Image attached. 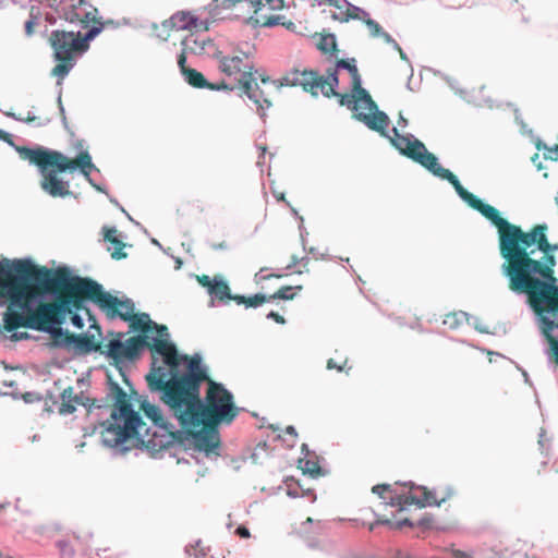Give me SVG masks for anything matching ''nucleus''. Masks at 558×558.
<instances>
[{
	"instance_id": "f257e3e1",
	"label": "nucleus",
	"mask_w": 558,
	"mask_h": 558,
	"mask_svg": "<svg viewBox=\"0 0 558 558\" xmlns=\"http://www.w3.org/2000/svg\"><path fill=\"white\" fill-rule=\"evenodd\" d=\"M547 225H537L525 232L510 223L499 241V252L505 259L501 271L509 281V289L517 295H525L530 307L543 304L550 293H558L555 277L557 264L554 255L534 258L536 248L545 238Z\"/></svg>"
},
{
	"instance_id": "f03ea898",
	"label": "nucleus",
	"mask_w": 558,
	"mask_h": 558,
	"mask_svg": "<svg viewBox=\"0 0 558 558\" xmlns=\"http://www.w3.org/2000/svg\"><path fill=\"white\" fill-rule=\"evenodd\" d=\"M107 395L113 400L114 408L110 418L104 423L102 442L106 447L119 448L128 440L134 439L136 447L156 453L172 445L175 436L183 434L169 423L168 417L157 405L145 398L140 400V410L151 422L148 426L129 402L126 392L117 383L109 381Z\"/></svg>"
},
{
	"instance_id": "7ed1b4c3",
	"label": "nucleus",
	"mask_w": 558,
	"mask_h": 558,
	"mask_svg": "<svg viewBox=\"0 0 558 558\" xmlns=\"http://www.w3.org/2000/svg\"><path fill=\"white\" fill-rule=\"evenodd\" d=\"M153 340L154 351L162 357L163 365H158V360L153 357L151 371L146 376L149 389L162 393L167 410L186 396L196 397L202 383L211 380L207 366L202 364L201 354L195 353L191 359L179 354L170 336Z\"/></svg>"
},
{
	"instance_id": "20e7f679",
	"label": "nucleus",
	"mask_w": 558,
	"mask_h": 558,
	"mask_svg": "<svg viewBox=\"0 0 558 558\" xmlns=\"http://www.w3.org/2000/svg\"><path fill=\"white\" fill-rule=\"evenodd\" d=\"M204 399L199 393L186 396L168 409L169 416L175 418L180 426H208L232 423L239 415L240 408L233 403V395L222 384L209 380Z\"/></svg>"
},
{
	"instance_id": "39448f33",
	"label": "nucleus",
	"mask_w": 558,
	"mask_h": 558,
	"mask_svg": "<svg viewBox=\"0 0 558 558\" xmlns=\"http://www.w3.org/2000/svg\"><path fill=\"white\" fill-rule=\"evenodd\" d=\"M45 267L35 264L29 269V282H27V310L26 328L46 331L50 324H59L57 313L71 312L72 300L63 299L62 294L52 283H44Z\"/></svg>"
},
{
	"instance_id": "423d86ee",
	"label": "nucleus",
	"mask_w": 558,
	"mask_h": 558,
	"mask_svg": "<svg viewBox=\"0 0 558 558\" xmlns=\"http://www.w3.org/2000/svg\"><path fill=\"white\" fill-rule=\"evenodd\" d=\"M29 162L38 166L43 175L41 189L52 197H64L70 194L69 182L58 178V172L75 170L76 163L65 155L46 148L17 149Z\"/></svg>"
},
{
	"instance_id": "0eeeda50",
	"label": "nucleus",
	"mask_w": 558,
	"mask_h": 558,
	"mask_svg": "<svg viewBox=\"0 0 558 558\" xmlns=\"http://www.w3.org/2000/svg\"><path fill=\"white\" fill-rule=\"evenodd\" d=\"M101 310L110 318H121L130 323V331L151 332L156 331L160 337H169L168 328L153 322L147 313L134 314V303L131 299L120 300L111 294H104Z\"/></svg>"
},
{
	"instance_id": "6e6552de",
	"label": "nucleus",
	"mask_w": 558,
	"mask_h": 558,
	"mask_svg": "<svg viewBox=\"0 0 558 558\" xmlns=\"http://www.w3.org/2000/svg\"><path fill=\"white\" fill-rule=\"evenodd\" d=\"M45 277L41 279L44 283H52L58 289V292L73 294H83L87 299L94 301L101 308V300L104 294H109L104 291L102 286L98 282L78 276H72L66 268L48 269L45 267Z\"/></svg>"
},
{
	"instance_id": "1a4fd4ad",
	"label": "nucleus",
	"mask_w": 558,
	"mask_h": 558,
	"mask_svg": "<svg viewBox=\"0 0 558 558\" xmlns=\"http://www.w3.org/2000/svg\"><path fill=\"white\" fill-rule=\"evenodd\" d=\"M27 282H29V270L13 280H5L0 288L10 299V305L3 315L4 329L9 332L20 327L26 328L27 310L29 311Z\"/></svg>"
},
{
	"instance_id": "9d476101",
	"label": "nucleus",
	"mask_w": 558,
	"mask_h": 558,
	"mask_svg": "<svg viewBox=\"0 0 558 558\" xmlns=\"http://www.w3.org/2000/svg\"><path fill=\"white\" fill-rule=\"evenodd\" d=\"M282 84L290 86H302L305 92H310L313 96L318 95V89L325 97L338 96L337 88L339 86V77L337 72H331L328 76H320L317 71L313 70H294L288 73Z\"/></svg>"
},
{
	"instance_id": "9b49d317",
	"label": "nucleus",
	"mask_w": 558,
	"mask_h": 558,
	"mask_svg": "<svg viewBox=\"0 0 558 558\" xmlns=\"http://www.w3.org/2000/svg\"><path fill=\"white\" fill-rule=\"evenodd\" d=\"M535 313L538 328L547 339L558 365V293H550L543 304H536Z\"/></svg>"
},
{
	"instance_id": "f8f14e48",
	"label": "nucleus",
	"mask_w": 558,
	"mask_h": 558,
	"mask_svg": "<svg viewBox=\"0 0 558 558\" xmlns=\"http://www.w3.org/2000/svg\"><path fill=\"white\" fill-rule=\"evenodd\" d=\"M213 58L217 61L219 72L239 84L253 75L254 64L250 52L240 49H233L231 53L216 50Z\"/></svg>"
},
{
	"instance_id": "ddd939ff",
	"label": "nucleus",
	"mask_w": 558,
	"mask_h": 558,
	"mask_svg": "<svg viewBox=\"0 0 558 558\" xmlns=\"http://www.w3.org/2000/svg\"><path fill=\"white\" fill-rule=\"evenodd\" d=\"M43 5L56 10L59 19L74 25L73 29L86 27L96 11L86 0H38Z\"/></svg>"
},
{
	"instance_id": "4468645a",
	"label": "nucleus",
	"mask_w": 558,
	"mask_h": 558,
	"mask_svg": "<svg viewBox=\"0 0 558 558\" xmlns=\"http://www.w3.org/2000/svg\"><path fill=\"white\" fill-rule=\"evenodd\" d=\"M149 333L150 332H140V335L131 337L124 342L120 339L110 340L106 352L107 356L117 362L135 360L146 348L150 347V341L154 343L153 338L160 339L158 332H156V336H149Z\"/></svg>"
},
{
	"instance_id": "2eb2a0df",
	"label": "nucleus",
	"mask_w": 558,
	"mask_h": 558,
	"mask_svg": "<svg viewBox=\"0 0 558 558\" xmlns=\"http://www.w3.org/2000/svg\"><path fill=\"white\" fill-rule=\"evenodd\" d=\"M391 132L393 133L391 143L402 155L418 162L428 171L433 166H435L438 158L428 151L425 145L413 134L402 135L396 126L392 128Z\"/></svg>"
},
{
	"instance_id": "dca6fc26",
	"label": "nucleus",
	"mask_w": 558,
	"mask_h": 558,
	"mask_svg": "<svg viewBox=\"0 0 558 558\" xmlns=\"http://www.w3.org/2000/svg\"><path fill=\"white\" fill-rule=\"evenodd\" d=\"M56 60H71L77 51H85L87 46L81 38L80 29H56L49 37Z\"/></svg>"
},
{
	"instance_id": "f3484780",
	"label": "nucleus",
	"mask_w": 558,
	"mask_h": 558,
	"mask_svg": "<svg viewBox=\"0 0 558 558\" xmlns=\"http://www.w3.org/2000/svg\"><path fill=\"white\" fill-rule=\"evenodd\" d=\"M186 58L184 56H178V66L180 69L181 74L184 80L193 87L196 88H207L210 90H227L232 92L234 89L233 86L221 82V83H210L205 76L195 69L186 66Z\"/></svg>"
},
{
	"instance_id": "a211bd4d",
	"label": "nucleus",
	"mask_w": 558,
	"mask_h": 558,
	"mask_svg": "<svg viewBox=\"0 0 558 558\" xmlns=\"http://www.w3.org/2000/svg\"><path fill=\"white\" fill-rule=\"evenodd\" d=\"M198 282L207 288L210 295L209 306L211 307L226 305L227 301L232 298L228 283L221 278L215 277L211 279L209 276H202L198 278Z\"/></svg>"
},
{
	"instance_id": "6ab92c4d",
	"label": "nucleus",
	"mask_w": 558,
	"mask_h": 558,
	"mask_svg": "<svg viewBox=\"0 0 558 558\" xmlns=\"http://www.w3.org/2000/svg\"><path fill=\"white\" fill-rule=\"evenodd\" d=\"M242 93L253 102L256 107V111L260 118L266 116V110L271 106L268 98L265 97L264 92L256 83L254 74L239 84Z\"/></svg>"
},
{
	"instance_id": "aec40b11",
	"label": "nucleus",
	"mask_w": 558,
	"mask_h": 558,
	"mask_svg": "<svg viewBox=\"0 0 558 558\" xmlns=\"http://www.w3.org/2000/svg\"><path fill=\"white\" fill-rule=\"evenodd\" d=\"M183 434L180 436H175L174 442L180 441L183 442L186 440L190 445L193 446V448L196 451L204 452L207 456L211 452H214L218 448V444H216L213 440V437L209 435L208 432L202 430V432H184L181 430Z\"/></svg>"
},
{
	"instance_id": "412c9836",
	"label": "nucleus",
	"mask_w": 558,
	"mask_h": 558,
	"mask_svg": "<svg viewBox=\"0 0 558 558\" xmlns=\"http://www.w3.org/2000/svg\"><path fill=\"white\" fill-rule=\"evenodd\" d=\"M33 265L31 258L0 260V288L3 287L5 280H13V278L27 272Z\"/></svg>"
},
{
	"instance_id": "4be33fe9",
	"label": "nucleus",
	"mask_w": 558,
	"mask_h": 558,
	"mask_svg": "<svg viewBox=\"0 0 558 558\" xmlns=\"http://www.w3.org/2000/svg\"><path fill=\"white\" fill-rule=\"evenodd\" d=\"M65 350L80 356L98 351L99 345L95 343L94 335L86 332L81 335H71Z\"/></svg>"
},
{
	"instance_id": "5701e85b",
	"label": "nucleus",
	"mask_w": 558,
	"mask_h": 558,
	"mask_svg": "<svg viewBox=\"0 0 558 558\" xmlns=\"http://www.w3.org/2000/svg\"><path fill=\"white\" fill-rule=\"evenodd\" d=\"M367 109L372 111V114L357 112L354 114L356 120L363 122L371 130L384 133L386 128L389 125L388 116L384 111H380L377 106L375 108Z\"/></svg>"
},
{
	"instance_id": "b1692460",
	"label": "nucleus",
	"mask_w": 558,
	"mask_h": 558,
	"mask_svg": "<svg viewBox=\"0 0 558 558\" xmlns=\"http://www.w3.org/2000/svg\"><path fill=\"white\" fill-rule=\"evenodd\" d=\"M181 53L179 56L187 54H204L207 53L208 48L214 47V43L210 39L199 38L193 34L186 36L181 43Z\"/></svg>"
},
{
	"instance_id": "393cba45",
	"label": "nucleus",
	"mask_w": 558,
	"mask_h": 558,
	"mask_svg": "<svg viewBox=\"0 0 558 558\" xmlns=\"http://www.w3.org/2000/svg\"><path fill=\"white\" fill-rule=\"evenodd\" d=\"M476 210L480 211L485 218L490 220L492 223H494L497 227L500 240L502 234L510 226V222L501 218L493 206L484 204L483 202H481V205H478V208H476Z\"/></svg>"
},
{
	"instance_id": "a878e982",
	"label": "nucleus",
	"mask_w": 558,
	"mask_h": 558,
	"mask_svg": "<svg viewBox=\"0 0 558 558\" xmlns=\"http://www.w3.org/2000/svg\"><path fill=\"white\" fill-rule=\"evenodd\" d=\"M170 23L177 29L198 28L204 24L203 21L191 15L189 12H177L170 17Z\"/></svg>"
},
{
	"instance_id": "bb28decb",
	"label": "nucleus",
	"mask_w": 558,
	"mask_h": 558,
	"mask_svg": "<svg viewBox=\"0 0 558 558\" xmlns=\"http://www.w3.org/2000/svg\"><path fill=\"white\" fill-rule=\"evenodd\" d=\"M429 172H432L435 177L447 180L449 183H451L458 195H461L463 192H465V189L461 185L458 178L450 170L444 168L438 162V160L435 162V166L429 169Z\"/></svg>"
},
{
	"instance_id": "cd10ccee",
	"label": "nucleus",
	"mask_w": 558,
	"mask_h": 558,
	"mask_svg": "<svg viewBox=\"0 0 558 558\" xmlns=\"http://www.w3.org/2000/svg\"><path fill=\"white\" fill-rule=\"evenodd\" d=\"M351 76L353 82L352 93L359 95L360 102L364 105V108H375L376 104L372 99L371 95L362 87V78L359 71L356 70V72L351 74Z\"/></svg>"
},
{
	"instance_id": "c85d7f7f",
	"label": "nucleus",
	"mask_w": 558,
	"mask_h": 558,
	"mask_svg": "<svg viewBox=\"0 0 558 558\" xmlns=\"http://www.w3.org/2000/svg\"><path fill=\"white\" fill-rule=\"evenodd\" d=\"M57 325L58 324H50L45 332L51 336L53 347L66 349L68 340L71 335H69L65 329Z\"/></svg>"
},
{
	"instance_id": "c756f323",
	"label": "nucleus",
	"mask_w": 558,
	"mask_h": 558,
	"mask_svg": "<svg viewBox=\"0 0 558 558\" xmlns=\"http://www.w3.org/2000/svg\"><path fill=\"white\" fill-rule=\"evenodd\" d=\"M105 240L113 245L112 247H109V250L113 248V252L111 253V257L113 259H121L126 256V254L122 252L125 244L117 238L116 227L106 229Z\"/></svg>"
},
{
	"instance_id": "7c9ffc66",
	"label": "nucleus",
	"mask_w": 558,
	"mask_h": 558,
	"mask_svg": "<svg viewBox=\"0 0 558 558\" xmlns=\"http://www.w3.org/2000/svg\"><path fill=\"white\" fill-rule=\"evenodd\" d=\"M80 169L88 182L98 191L104 192V190L97 185L93 179L90 178V171L95 169L94 163L92 162V157L87 151L81 153L77 159Z\"/></svg>"
},
{
	"instance_id": "2f4dec72",
	"label": "nucleus",
	"mask_w": 558,
	"mask_h": 558,
	"mask_svg": "<svg viewBox=\"0 0 558 558\" xmlns=\"http://www.w3.org/2000/svg\"><path fill=\"white\" fill-rule=\"evenodd\" d=\"M347 5V12L343 14L342 17H339L341 22H348L349 20H363L367 19L369 14L363 10L362 8H359L356 5L351 4L347 0H341ZM335 19H338L337 15H333Z\"/></svg>"
},
{
	"instance_id": "473e14b6",
	"label": "nucleus",
	"mask_w": 558,
	"mask_h": 558,
	"mask_svg": "<svg viewBox=\"0 0 558 558\" xmlns=\"http://www.w3.org/2000/svg\"><path fill=\"white\" fill-rule=\"evenodd\" d=\"M4 116L15 121L32 124L33 126H45L50 122L49 119L40 120V118L36 117L32 111H28L26 117L17 116L14 112H4Z\"/></svg>"
},
{
	"instance_id": "72a5a7b5",
	"label": "nucleus",
	"mask_w": 558,
	"mask_h": 558,
	"mask_svg": "<svg viewBox=\"0 0 558 558\" xmlns=\"http://www.w3.org/2000/svg\"><path fill=\"white\" fill-rule=\"evenodd\" d=\"M59 61L60 63H58L52 70L53 75L58 77V84H60V81L63 80L73 69L76 62V57H71V60L64 59Z\"/></svg>"
},
{
	"instance_id": "f704fd0d",
	"label": "nucleus",
	"mask_w": 558,
	"mask_h": 558,
	"mask_svg": "<svg viewBox=\"0 0 558 558\" xmlns=\"http://www.w3.org/2000/svg\"><path fill=\"white\" fill-rule=\"evenodd\" d=\"M471 317L465 312H458L453 314H449L444 319V324L448 326L450 329H456L462 324L463 320H469Z\"/></svg>"
},
{
	"instance_id": "c9c22d12",
	"label": "nucleus",
	"mask_w": 558,
	"mask_h": 558,
	"mask_svg": "<svg viewBox=\"0 0 558 558\" xmlns=\"http://www.w3.org/2000/svg\"><path fill=\"white\" fill-rule=\"evenodd\" d=\"M318 48L325 53L335 54L337 50L336 36L333 34L323 36L319 40Z\"/></svg>"
},
{
	"instance_id": "e433bc0d",
	"label": "nucleus",
	"mask_w": 558,
	"mask_h": 558,
	"mask_svg": "<svg viewBox=\"0 0 558 558\" xmlns=\"http://www.w3.org/2000/svg\"><path fill=\"white\" fill-rule=\"evenodd\" d=\"M403 504L405 508L411 505H416L418 508L430 507V502L426 497L420 498L411 490L408 494H403Z\"/></svg>"
},
{
	"instance_id": "4c0bfd02",
	"label": "nucleus",
	"mask_w": 558,
	"mask_h": 558,
	"mask_svg": "<svg viewBox=\"0 0 558 558\" xmlns=\"http://www.w3.org/2000/svg\"><path fill=\"white\" fill-rule=\"evenodd\" d=\"M338 96L340 97V99H339L340 105L348 107L355 113L359 112L360 107L364 108V105H362L360 102V99L359 100L355 99V97H359V95H356L354 93H352V95H339L338 94Z\"/></svg>"
},
{
	"instance_id": "58836bf2",
	"label": "nucleus",
	"mask_w": 558,
	"mask_h": 558,
	"mask_svg": "<svg viewBox=\"0 0 558 558\" xmlns=\"http://www.w3.org/2000/svg\"><path fill=\"white\" fill-rule=\"evenodd\" d=\"M277 25H282L287 29H292L294 27V23L289 21L284 22L283 15H270L266 19V21L263 23V26L265 27H274Z\"/></svg>"
},
{
	"instance_id": "ea45409f",
	"label": "nucleus",
	"mask_w": 558,
	"mask_h": 558,
	"mask_svg": "<svg viewBox=\"0 0 558 558\" xmlns=\"http://www.w3.org/2000/svg\"><path fill=\"white\" fill-rule=\"evenodd\" d=\"M56 547L59 551L60 558H73L74 557V548L66 539H59L56 542Z\"/></svg>"
},
{
	"instance_id": "a19ab883",
	"label": "nucleus",
	"mask_w": 558,
	"mask_h": 558,
	"mask_svg": "<svg viewBox=\"0 0 558 558\" xmlns=\"http://www.w3.org/2000/svg\"><path fill=\"white\" fill-rule=\"evenodd\" d=\"M241 2V0H214L209 7L210 11L217 15L220 10H226L232 8L235 3Z\"/></svg>"
},
{
	"instance_id": "79ce46f5",
	"label": "nucleus",
	"mask_w": 558,
	"mask_h": 558,
	"mask_svg": "<svg viewBox=\"0 0 558 558\" xmlns=\"http://www.w3.org/2000/svg\"><path fill=\"white\" fill-rule=\"evenodd\" d=\"M292 290V287H282L277 292L268 296V302H271L274 300H291L294 296Z\"/></svg>"
},
{
	"instance_id": "37998d69",
	"label": "nucleus",
	"mask_w": 558,
	"mask_h": 558,
	"mask_svg": "<svg viewBox=\"0 0 558 558\" xmlns=\"http://www.w3.org/2000/svg\"><path fill=\"white\" fill-rule=\"evenodd\" d=\"M409 485H410L411 489H413V488L421 489L423 492V494L420 498L426 497L429 500L430 506L439 507L441 505V502H444V499L440 501L436 500L435 492L427 490V488L424 486H415L412 482H410Z\"/></svg>"
},
{
	"instance_id": "c03bdc74",
	"label": "nucleus",
	"mask_w": 558,
	"mask_h": 558,
	"mask_svg": "<svg viewBox=\"0 0 558 558\" xmlns=\"http://www.w3.org/2000/svg\"><path fill=\"white\" fill-rule=\"evenodd\" d=\"M338 70H347L350 74H353L357 70V68L355 65V60L354 59L339 60L336 63V69L333 71H336L338 73Z\"/></svg>"
},
{
	"instance_id": "a18cd8bd",
	"label": "nucleus",
	"mask_w": 558,
	"mask_h": 558,
	"mask_svg": "<svg viewBox=\"0 0 558 558\" xmlns=\"http://www.w3.org/2000/svg\"><path fill=\"white\" fill-rule=\"evenodd\" d=\"M71 393H72V390L69 391V395H71ZM66 397H68V390H64L63 393H62L63 403L60 407V413H62V414H72L76 410V408L72 403L71 399L65 401Z\"/></svg>"
},
{
	"instance_id": "49530a36",
	"label": "nucleus",
	"mask_w": 558,
	"mask_h": 558,
	"mask_svg": "<svg viewBox=\"0 0 558 558\" xmlns=\"http://www.w3.org/2000/svg\"><path fill=\"white\" fill-rule=\"evenodd\" d=\"M268 302V296L262 293H256L252 296H248L246 300V306L248 307H258L263 303Z\"/></svg>"
},
{
	"instance_id": "de8ad7c7",
	"label": "nucleus",
	"mask_w": 558,
	"mask_h": 558,
	"mask_svg": "<svg viewBox=\"0 0 558 558\" xmlns=\"http://www.w3.org/2000/svg\"><path fill=\"white\" fill-rule=\"evenodd\" d=\"M538 251L544 254V256L551 255L550 253L558 251V244H550L547 240V235L542 239V243L538 246Z\"/></svg>"
},
{
	"instance_id": "09e8293b",
	"label": "nucleus",
	"mask_w": 558,
	"mask_h": 558,
	"mask_svg": "<svg viewBox=\"0 0 558 558\" xmlns=\"http://www.w3.org/2000/svg\"><path fill=\"white\" fill-rule=\"evenodd\" d=\"M459 197L464 201L469 206L476 209L478 208V205H481V199H478L476 196H474L472 193L465 190L463 194L459 195Z\"/></svg>"
},
{
	"instance_id": "8fccbe9b",
	"label": "nucleus",
	"mask_w": 558,
	"mask_h": 558,
	"mask_svg": "<svg viewBox=\"0 0 558 558\" xmlns=\"http://www.w3.org/2000/svg\"><path fill=\"white\" fill-rule=\"evenodd\" d=\"M459 197L464 201L469 206L476 209L478 208V205H481V199H478L476 196H474L472 193L465 190L463 194L459 195Z\"/></svg>"
},
{
	"instance_id": "3c124183",
	"label": "nucleus",
	"mask_w": 558,
	"mask_h": 558,
	"mask_svg": "<svg viewBox=\"0 0 558 558\" xmlns=\"http://www.w3.org/2000/svg\"><path fill=\"white\" fill-rule=\"evenodd\" d=\"M459 197L464 201L469 206L476 209L478 208V205H481V199H478L476 196H474L472 193L465 190L463 194L459 195Z\"/></svg>"
},
{
	"instance_id": "603ef678",
	"label": "nucleus",
	"mask_w": 558,
	"mask_h": 558,
	"mask_svg": "<svg viewBox=\"0 0 558 558\" xmlns=\"http://www.w3.org/2000/svg\"><path fill=\"white\" fill-rule=\"evenodd\" d=\"M365 24L367 25L368 29L371 31L372 36L378 37L384 32L383 27L377 23L375 20L371 19L369 16L365 19Z\"/></svg>"
},
{
	"instance_id": "864d4df0",
	"label": "nucleus",
	"mask_w": 558,
	"mask_h": 558,
	"mask_svg": "<svg viewBox=\"0 0 558 558\" xmlns=\"http://www.w3.org/2000/svg\"><path fill=\"white\" fill-rule=\"evenodd\" d=\"M386 502L392 507H399V511L405 510L403 504V494H392L388 497Z\"/></svg>"
},
{
	"instance_id": "5fc2aeb1",
	"label": "nucleus",
	"mask_w": 558,
	"mask_h": 558,
	"mask_svg": "<svg viewBox=\"0 0 558 558\" xmlns=\"http://www.w3.org/2000/svg\"><path fill=\"white\" fill-rule=\"evenodd\" d=\"M372 492L374 494L378 495V497L381 498L385 501H387L388 497L385 496L384 494L387 493V492L392 493L391 487H390L389 484H378V485H375V486H373Z\"/></svg>"
},
{
	"instance_id": "6e6d98bb",
	"label": "nucleus",
	"mask_w": 558,
	"mask_h": 558,
	"mask_svg": "<svg viewBox=\"0 0 558 558\" xmlns=\"http://www.w3.org/2000/svg\"><path fill=\"white\" fill-rule=\"evenodd\" d=\"M304 472L311 475H318L320 472V468L316 461L306 460L304 465Z\"/></svg>"
},
{
	"instance_id": "4d7b16f0",
	"label": "nucleus",
	"mask_w": 558,
	"mask_h": 558,
	"mask_svg": "<svg viewBox=\"0 0 558 558\" xmlns=\"http://www.w3.org/2000/svg\"><path fill=\"white\" fill-rule=\"evenodd\" d=\"M378 525H385L390 530H396L395 522L389 519H377L376 521L369 524L368 529L369 531H374Z\"/></svg>"
},
{
	"instance_id": "13d9d810",
	"label": "nucleus",
	"mask_w": 558,
	"mask_h": 558,
	"mask_svg": "<svg viewBox=\"0 0 558 558\" xmlns=\"http://www.w3.org/2000/svg\"><path fill=\"white\" fill-rule=\"evenodd\" d=\"M300 484L294 480L291 483L287 482V495L291 498H296L300 496L299 494Z\"/></svg>"
},
{
	"instance_id": "bf43d9fd",
	"label": "nucleus",
	"mask_w": 558,
	"mask_h": 558,
	"mask_svg": "<svg viewBox=\"0 0 558 558\" xmlns=\"http://www.w3.org/2000/svg\"><path fill=\"white\" fill-rule=\"evenodd\" d=\"M101 32V27L100 26H92L85 34L84 38L82 39V41H84V45H87V43L92 39H94L99 33Z\"/></svg>"
},
{
	"instance_id": "052dcab7",
	"label": "nucleus",
	"mask_w": 558,
	"mask_h": 558,
	"mask_svg": "<svg viewBox=\"0 0 558 558\" xmlns=\"http://www.w3.org/2000/svg\"><path fill=\"white\" fill-rule=\"evenodd\" d=\"M37 21H38L37 16L31 14L29 19L25 22L24 28H25V33L27 36L33 35V33H34L33 27L37 24Z\"/></svg>"
},
{
	"instance_id": "680f3d73",
	"label": "nucleus",
	"mask_w": 558,
	"mask_h": 558,
	"mask_svg": "<svg viewBox=\"0 0 558 558\" xmlns=\"http://www.w3.org/2000/svg\"><path fill=\"white\" fill-rule=\"evenodd\" d=\"M433 518L432 517H423L417 522H415V526L422 527L424 530L432 529Z\"/></svg>"
},
{
	"instance_id": "e2e57ef3",
	"label": "nucleus",
	"mask_w": 558,
	"mask_h": 558,
	"mask_svg": "<svg viewBox=\"0 0 558 558\" xmlns=\"http://www.w3.org/2000/svg\"><path fill=\"white\" fill-rule=\"evenodd\" d=\"M286 434L291 437V441L287 442V446L290 447V448L294 447L295 440H296V437H298V433H296L294 426H288L286 428Z\"/></svg>"
},
{
	"instance_id": "0e129e2a",
	"label": "nucleus",
	"mask_w": 558,
	"mask_h": 558,
	"mask_svg": "<svg viewBox=\"0 0 558 558\" xmlns=\"http://www.w3.org/2000/svg\"><path fill=\"white\" fill-rule=\"evenodd\" d=\"M185 553L190 556H194L195 558H202L206 554L203 550L196 551L194 545L190 544L185 546Z\"/></svg>"
},
{
	"instance_id": "69168bd1",
	"label": "nucleus",
	"mask_w": 558,
	"mask_h": 558,
	"mask_svg": "<svg viewBox=\"0 0 558 558\" xmlns=\"http://www.w3.org/2000/svg\"><path fill=\"white\" fill-rule=\"evenodd\" d=\"M395 525H396V530H400V529H402L404 526H407V527H414L415 523L412 520L405 518V519L396 521Z\"/></svg>"
},
{
	"instance_id": "338daca9",
	"label": "nucleus",
	"mask_w": 558,
	"mask_h": 558,
	"mask_svg": "<svg viewBox=\"0 0 558 558\" xmlns=\"http://www.w3.org/2000/svg\"><path fill=\"white\" fill-rule=\"evenodd\" d=\"M31 336L29 333L27 332H23V331H14L11 336H10V339L12 341H20V340H27L29 339Z\"/></svg>"
},
{
	"instance_id": "774afa93",
	"label": "nucleus",
	"mask_w": 558,
	"mask_h": 558,
	"mask_svg": "<svg viewBox=\"0 0 558 558\" xmlns=\"http://www.w3.org/2000/svg\"><path fill=\"white\" fill-rule=\"evenodd\" d=\"M268 319H272L275 320L276 323L278 324H284L286 323V319L283 318V316L279 315L278 313L274 312V311H270L267 316H266Z\"/></svg>"
}]
</instances>
